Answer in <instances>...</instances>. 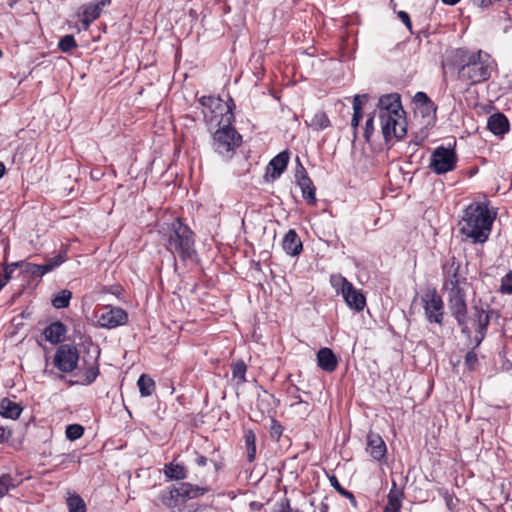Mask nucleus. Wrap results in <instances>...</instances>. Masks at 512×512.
I'll return each mask as SVG.
<instances>
[{
    "label": "nucleus",
    "mask_w": 512,
    "mask_h": 512,
    "mask_svg": "<svg viewBox=\"0 0 512 512\" xmlns=\"http://www.w3.org/2000/svg\"><path fill=\"white\" fill-rule=\"evenodd\" d=\"M288 162L289 153L287 151L280 152L269 162L265 176H269L272 180L278 179L287 168Z\"/></svg>",
    "instance_id": "nucleus-20"
},
{
    "label": "nucleus",
    "mask_w": 512,
    "mask_h": 512,
    "mask_svg": "<svg viewBox=\"0 0 512 512\" xmlns=\"http://www.w3.org/2000/svg\"><path fill=\"white\" fill-rule=\"evenodd\" d=\"M403 497V491L399 490L396 482L393 481L392 487L387 495L388 503L384 511H401Z\"/></svg>",
    "instance_id": "nucleus-26"
},
{
    "label": "nucleus",
    "mask_w": 512,
    "mask_h": 512,
    "mask_svg": "<svg viewBox=\"0 0 512 512\" xmlns=\"http://www.w3.org/2000/svg\"><path fill=\"white\" fill-rule=\"evenodd\" d=\"M305 123L314 131L324 130L331 126V121L324 111H317L310 120H305Z\"/></svg>",
    "instance_id": "nucleus-28"
},
{
    "label": "nucleus",
    "mask_w": 512,
    "mask_h": 512,
    "mask_svg": "<svg viewBox=\"0 0 512 512\" xmlns=\"http://www.w3.org/2000/svg\"><path fill=\"white\" fill-rule=\"evenodd\" d=\"M283 250L291 256H298L302 250L303 245L300 237L294 229H290L284 236L282 241Z\"/></svg>",
    "instance_id": "nucleus-23"
},
{
    "label": "nucleus",
    "mask_w": 512,
    "mask_h": 512,
    "mask_svg": "<svg viewBox=\"0 0 512 512\" xmlns=\"http://www.w3.org/2000/svg\"><path fill=\"white\" fill-rule=\"evenodd\" d=\"M96 353V356L90 357L89 359H87L85 356H82L81 363L77 368L78 371L75 374V376L78 378L76 383L81 385H90L96 380L100 373L98 364V349Z\"/></svg>",
    "instance_id": "nucleus-10"
},
{
    "label": "nucleus",
    "mask_w": 512,
    "mask_h": 512,
    "mask_svg": "<svg viewBox=\"0 0 512 512\" xmlns=\"http://www.w3.org/2000/svg\"><path fill=\"white\" fill-rule=\"evenodd\" d=\"M164 475L168 480L181 481L188 477V469L185 465L175 460L164 466Z\"/></svg>",
    "instance_id": "nucleus-24"
},
{
    "label": "nucleus",
    "mask_w": 512,
    "mask_h": 512,
    "mask_svg": "<svg viewBox=\"0 0 512 512\" xmlns=\"http://www.w3.org/2000/svg\"><path fill=\"white\" fill-rule=\"evenodd\" d=\"M262 507H263V504L258 502V501H252L250 503V508L252 510H257L258 511V510H261Z\"/></svg>",
    "instance_id": "nucleus-62"
},
{
    "label": "nucleus",
    "mask_w": 512,
    "mask_h": 512,
    "mask_svg": "<svg viewBox=\"0 0 512 512\" xmlns=\"http://www.w3.org/2000/svg\"><path fill=\"white\" fill-rule=\"evenodd\" d=\"M418 110L424 118H428L427 124L430 123V120H435L437 106L432 100L430 101L429 104H425L423 106L418 107Z\"/></svg>",
    "instance_id": "nucleus-39"
},
{
    "label": "nucleus",
    "mask_w": 512,
    "mask_h": 512,
    "mask_svg": "<svg viewBox=\"0 0 512 512\" xmlns=\"http://www.w3.org/2000/svg\"><path fill=\"white\" fill-rule=\"evenodd\" d=\"M487 129L495 136L503 138L510 129L509 120L501 112L494 113L488 117Z\"/></svg>",
    "instance_id": "nucleus-19"
},
{
    "label": "nucleus",
    "mask_w": 512,
    "mask_h": 512,
    "mask_svg": "<svg viewBox=\"0 0 512 512\" xmlns=\"http://www.w3.org/2000/svg\"><path fill=\"white\" fill-rule=\"evenodd\" d=\"M339 281L342 284L341 294L346 304L355 311H362L366 305L365 296L346 278L340 277Z\"/></svg>",
    "instance_id": "nucleus-13"
},
{
    "label": "nucleus",
    "mask_w": 512,
    "mask_h": 512,
    "mask_svg": "<svg viewBox=\"0 0 512 512\" xmlns=\"http://www.w3.org/2000/svg\"><path fill=\"white\" fill-rule=\"evenodd\" d=\"M296 170H295V179H296V183H299L301 181H304L305 180H308V179H311L305 169V167L303 166V164L301 163V160L299 158V156L296 157Z\"/></svg>",
    "instance_id": "nucleus-42"
},
{
    "label": "nucleus",
    "mask_w": 512,
    "mask_h": 512,
    "mask_svg": "<svg viewBox=\"0 0 512 512\" xmlns=\"http://www.w3.org/2000/svg\"><path fill=\"white\" fill-rule=\"evenodd\" d=\"M209 491L208 488L194 485L189 482H182L178 486H173L168 491H163L160 500L168 508L176 507L188 500L198 498Z\"/></svg>",
    "instance_id": "nucleus-5"
},
{
    "label": "nucleus",
    "mask_w": 512,
    "mask_h": 512,
    "mask_svg": "<svg viewBox=\"0 0 512 512\" xmlns=\"http://www.w3.org/2000/svg\"><path fill=\"white\" fill-rule=\"evenodd\" d=\"M398 17L405 24V26L410 31H412V23H411L409 14L405 11H400V12H398Z\"/></svg>",
    "instance_id": "nucleus-53"
},
{
    "label": "nucleus",
    "mask_w": 512,
    "mask_h": 512,
    "mask_svg": "<svg viewBox=\"0 0 512 512\" xmlns=\"http://www.w3.org/2000/svg\"><path fill=\"white\" fill-rule=\"evenodd\" d=\"M244 441L247 452V460L252 463L256 458V435L253 430L244 431Z\"/></svg>",
    "instance_id": "nucleus-30"
},
{
    "label": "nucleus",
    "mask_w": 512,
    "mask_h": 512,
    "mask_svg": "<svg viewBox=\"0 0 512 512\" xmlns=\"http://www.w3.org/2000/svg\"><path fill=\"white\" fill-rule=\"evenodd\" d=\"M374 130H375L374 117L369 116L365 122V127H364V132H363V137L366 142H368V143L371 142V136H372Z\"/></svg>",
    "instance_id": "nucleus-48"
},
{
    "label": "nucleus",
    "mask_w": 512,
    "mask_h": 512,
    "mask_svg": "<svg viewBox=\"0 0 512 512\" xmlns=\"http://www.w3.org/2000/svg\"><path fill=\"white\" fill-rule=\"evenodd\" d=\"M272 512H301L299 509L293 510L290 505V500L288 498H283L280 501L276 502Z\"/></svg>",
    "instance_id": "nucleus-41"
},
{
    "label": "nucleus",
    "mask_w": 512,
    "mask_h": 512,
    "mask_svg": "<svg viewBox=\"0 0 512 512\" xmlns=\"http://www.w3.org/2000/svg\"><path fill=\"white\" fill-rule=\"evenodd\" d=\"M317 365L323 371L331 373L338 367V358L332 349L323 347L317 352Z\"/></svg>",
    "instance_id": "nucleus-21"
},
{
    "label": "nucleus",
    "mask_w": 512,
    "mask_h": 512,
    "mask_svg": "<svg viewBox=\"0 0 512 512\" xmlns=\"http://www.w3.org/2000/svg\"><path fill=\"white\" fill-rule=\"evenodd\" d=\"M293 398H295V399H296V401L290 405L291 407H295L296 405H300V404H304V405L308 406V402H307V401H304V400L300 397V395H298V394H297V395H293Z\"/></svg>",
    "instance_id": "nucleus-60"
},
{
    "label": "nucleus",
    "mask_w": 512,
    "mask_h": 512,
    "mask_svg": "<svg viewBox=\"0 0 512 512\" xmlns=\"http://www.w3.org/2000/svg\"><path fill=\"white\" fill-rule=\"evenodd\" d=\"M448 293L447 299L466 297V292L462 285H455L443 288Z\"/></svg>",
    "instance_id": "nucleus-44"
},
{
    "label": "nucleus",
    "mask_w": 512,
    "mask_h": 512,
    "mask_svg": "<svg viewBox=\"0 0 512 512\" xmlns=\"http://www.w3.org/2000/svg\"><path fill=\"white\" fill-rule=\"evenodd\" d=\"M368 99H369L368 94L356 95L353 99V108H355V105L358 104L360 107V110L362 111V107L364 104L367 103Z\"/></svg>",
    "instance_id": "nucleus-52"
},
{
    "label": "nucleus",
    "mask_w": 512,
    "mask_h": 512,
    "mask_svg": "<svg viewBox=\"0 0 512 512\" xmlns=\"http://www.w3.org/2000/svg\"><path fill=\"white\" fill-rule=\"evenodd\" d=\"M71 298H72L71 291H69L67 289L61 290L59 293L54 295V297L52 299V305L56 309L67 308L70 304Z\"/></svg>",
    "instance_id": "nucleus-34"
},
{
    "label": "nucleus",
    "mask_w": 512,
    "mask_h": 512,
    "mask_svg": "<svg viewBox=\"0 0 512 512\" xmlns=\"http://www.w3.org/2000/svg\"><path fill=\"white\" fill-rule=\"evenodd\" d=\"M128 322L127 312L120 307L107 305L98 317V324L102 328L113 329Z\"/></svg>",
    "instance_id": "nucleus-11"
},
{
    "label": "nucleus",
    "mask_w": 512,
    "mask_h": 512,
    "mask_svg": "<svg viewBox=\"0 0 512 512\" xmlns=\"http://www.w3.org/2000/svg\"><path fill=\"white\" fill-rule=\"evenodd\" d=\"M431 99L425 92H417L414 96V102L418 105V107L423 106L425 104H429Z\"/></svg>",
    "instance_id": "nucleus-50"
},
{
    "label": "nucleus",
    "mask_w": 512,
    "mask_h": 512,
    "mask_svg": "<svg viewBox=\"0 0 512 512\" xmlns=\"http://www.w3.org/2000/svg\"><path fill=\"white\" fill-rule=\"evenodd\" d=\"M23 408L20 404L11 401L9 398H3L0 402V415L5 418H19Z\"/></svg>",
    "instance_id": "nucleus-27"
},
{
    "label": "nucleus",
    "mask_w": 512,
    "mask_h": 512,
    "mask_svg": "<svg viewBox=\"0 0 512 512\" xmlns=\"http://www.w3.org/2000/svg\"><path fill=\"white\" fill-rule=\"evenodd\" d=\"M66 333L67 327L61 321L52 322L43 331L45 339L54 345L60 344L64 340Z\"/></svg>",
    "instance_id": "nucleus-22"
},
{
    "label": "nucleus",
    "mask_w": 512,
    "mask_h": 512,
    "mask_svg": "<svg viewBox=\"0 0 512 512\" xmlns=\"http://www.w3.org/2000/svg\"><path fill=\"white\" fill-rule=\"evenodd\" d=\"M26 263L27 262H24V261L13 262L10 264H6L5 268H6V270H10L13 273L17 267H20L21 270L24 269V266Z\"/></svg>",
    "instance_id": "nucleus-56"
},
{
    "label": "nucleus",
    "mask_w": 512,
    "mask_h": 512,
    "mask_svg": "<svg viewBox=\"0 0 512 512\" xmlns=\"http://www.w3.org/2000/svg\"><path fill=\"white\" fill-rule=\"evenodd\" d=\"M227 108L229 113V116L227 117V123H232V121H234V114L232 110L235 108V103L232 98L229 99L227 103Z\"/></svg>",
    "instance_id": "nucleus-55"
},
{
    "label": "nucleus",
    "mask_w": 512,
    "mask_h": 512,
    "mask_svg": "<svg viewBox=\"0 0 512 512\" xmlns=\"http://www.w3.org/2000/svg\"><path fill=\"white\" fill-rule=\"evenodd\" d=\"M284 431V427L282 424L277 421L275 418L271 419V426H270V436L271 438L275 439L276 441H279L280 437L282 436Z\"/></svg>",
    "instance_id": "nucleus-43"
},
{
    "label": "nucleus",
    "mask_w": 512,
    "mask_h": 512,
    "mask_svg": "<svg viewBox=\"0 0 512 512\" xmlns=\"http://www.w3.org/2000/svg\"><path fill=\"white\" fill-rule=\"evenodd\" d=\"M452 316L455 318L461 333L471 337V329L468 326L466 297L447 299Z\"/></svg>",
    "instance_id": "nucleus-12"
},
{
    "label": "nucleus",
    "mask_w": 512,
    "mask_h": 512,
    "mask_svg": "<svg viewBox=\"0 0 512 512\" xmlns=\"http://www.w3.org/2000/svg\"><path fill=\"white\" fill-rule=\"evenodd\" d=\"M313 512H329V505L322 501L318 507L317 510H314Z\"/></svg>",
    "instance_id": "nucleus-61"
},
{
    "label": "nucleus",
    "mask_w": 512,
    "mask_h": 512,
    "mask_svg": "<svg viewBox=\"0 0 512 512\" xmlns=\"http://www.w3.org/2000/svg\"><path fill=\"white\" fill-rule=\"evenodd\" d=\"M218 452H219L218 449H214L212 452V457L207 458L206 456L199 454L196 450H194V454H195L194 462L197 466L204 467L207 465V463L209 461L210 463L213 464L215 471L219 472L224 468L225 463H224V458L222 456H220V455H217V457L214 456V455L218 454Z\"/></svg>",
    "instance_id": "nucleus-25"
},
{
    "label": "nucleus",
    "mask_w": 512,
    "mask_h": 512,
    "mask_svg": "<svg viewBox=\"0 0 512 512\" xmlns=\"http://www.w3.org/2000/svg\"><path fill=\"white\" fill-rule=\"evenodd\" d=\"M232 376L235 379H238V383L246 382V371L247 365L243 360H238L231 365Z\"/></svg>",
    "instance_id": "nucleus-35"
},
{
    "label": "nucleus",
    "mask_w": 512,
    "mask_h": 512,
    "mask_svg": "<svg viewBox=\"0 0 512 512\" xmlns=\"http://www.w3.org/2000/svg\"><path fill=\"white\" fill-rule=\"evenodd\" d=\"M458 156L454 148L438 146L432 152L430 158V169L438 175L453 171L456 168Z\"/></svg>",
    "instance_id": "nucleus-7"
},
{
    "label": "nucleus",
    "mask_w": 512,
    "mask_h": 512,
    "mask_svg": "<svg viewBox=\"0 0 512 512\" xmlns=\"http://www.w3.org/2000/svg\"><path fill=\"white\" fill-rule=\"evenodd\" d=\"M443 288L455 285L466 284L467 279L460 275V263L452 257L443 265Z\"/></svg>",
    "instance_id": "nucleus-16"
},
{
    "label": "nucleus",
    "mask_w": 512,
    "mask_h": 512,
    "mask_svg": "<svg viewBox=\"0 0 512 512\" xmlns=\"http://www.w3.org/2000/svg\"><path fill=\"white\" fill-rule=\"evenodd\" d=\"M82 357L75 345L60 344L56 349L53 363L63 373H71L79 367Z\"/></svg>",
    "instance_id": "nucleus-6"
},
{
    "label": "nucleus",
    "mask_w": 512,
    "mask_h": 512,
    "mask_svg": "<svg viewBox=\"0 0 512 512\" xmlns=\"http://www.w3.org/2000/svg\"><path fill=\"white\" fill-rule=\"evenodd\" d=\"M427 138V134L422 135L419 137L418 135H415V137L411 140V143H413L416 146L422 145L424 140Z\"/></svg>",
    "instance_id": "nucleus-59"
},
{
    "label": "nucleus",
    "mask_w": 512,
    "mask_h": 512,
    "mask_svg": "<svg viewBox=\"0 0 512 512\" xmlns=\"http://www.w3.org/2000/svg\"><path fill=\"white\" fill-rule=\"evenodd\" d=\"M472 1L476 6L481 7V8H488L494 2V0H472Z\"/></svg>",
    "instance_id": "nucleus-57"
},
{
    "label": "nucleus",
    "mask_w": 512,
    "mask_h": 512,
    "mask_svg": "<svg viewBox=\"0 0 512 512\" xmlns=\"http://www.w3.org/2000/svg\"><path fill=\"white\" fill-rule=\"evenodd\" d=\"M471 321L475 326L476 331V335L474 337L475 347H478L487 334V329L490 323L489 312L483 309L482 306L474 305Z\"/></svg>",
    "instance_id": "nucleus-14"
},
{
    "label": "nucleus",
    "mask_w": 512,
    "mask_h": 512,
    "mask_svg": "<svg viewBox=\"0 0 512 512\" xmlns=\"http://www.w3.org/2000/svg\"><path fill=\"white\" fill-rule=\"evenodd\" d=\"M379 117L380 116H398V114H405L402 107L401 97L398 93H391L383 95L378 101Z\"/></svg>",
    "instance_id": "nucleus-15"
},
{
    "label": "nucleus",
    "mask_w": 512,
    "mask_h": 512,
    "mask_svg": "<svg viewBox=\"0 0 512 512\" xmlns=\"http://www.w3.org/2000/svg\"><path fill=\"white\" fill-rule=\"evenodd\" d=\"M446 5H456L460 0H441Z\"/></svg>",
    "instance_id": "nucleus-64"
},
{
    "label": "nucleus",
    "mask_w": 512,
    "mask_h": 512,
    "mask_svg": "<svg viewBox=\"0 0 512 512\" xmlns=\"http://www.w3.org/2000/svg\"><path fill=\"white\" fill-rule=\"evenodd\" d=\"M422 302L428 322L443 325L444 303L436 289L426 291L422 297Z\"/></svg>",
    "instance_id": "nucleus-9"
},
{
    "label": "nucleus",
    "mask_w": 512,
    "mask_h": 512,
    "mask_svg": "<svg viewBox=\"0 0 512 512\" xmlns=\"http://www.w3.org/2000/svg\"><path fill=\"white\" fill-rule=\"evenodd\" d=\"M20 273L23 275L25 279H27L28 285H30L32 281L35 280L34 286H37L39 280L42 278L39 272V265L34 263L27 262L24 266V269H22Z\"/></svg>",
    "instance_id": "nucleus-31"
},
{
    "label": "nucleus",
    "mask_w": 512,
    "mask_h": 512,
    "mask_svg": "<svg viewBox=\"0 0 512 512\" xmlns=\"http://www.w3.org/2000/svg\"><path fill=\"white\" fill-rule=\"evenodd\" d=\"M475 348L476 347L474 346V348L472 350L468 351L465 355L464 364L467 367V369L470 371L474 370L476 364L478 363V357L474 351Z\"/></svg>",
    "instance_id": "nucleus-47"
},
{
    "label": "nucleus",
    "mask_w": 512,
    "mask_h": 512,
    "mask_svg": "<svg viewBox=\"0 0 512 512\" xmlns=\"http://www.w3.org/2000/svg\"><path fill=\"white\" fill-rule=\"evenodd\" d=\"M241 142L242 136L231 123H227L214 132L212 147L217 154L229 160L233 157Z\"/></svg>",
    "instance_id": "nucleus-4"
},
{
    "label": "nucleus",
    "mask_w": 512,
    "mask_h": 512,
    "mask_svg": "<svg viewBox=\"0 0 512 512\" xmlns=\"http://www.w3.org/2000/svg\"><path fill=\"white\" fill-rule=\"evenodd\" d=\"M111 3V0H95L80 7L81 22L87 29L93 21L99 18L102 9Z\"/></svg>",
    "instance_id": "nucleus-17"
},
{
    "label": "nucleus",
    "mask_w": 512,
    "mask_h": 512,
    "mask_svg": "<svg viewBox=\"0 0 512 512\" xmlns=\"http://www.w3.org/2000/svg\"><path fill=\"white\" fill-rule=\"evenodd\" d=\"M160 235L163 246L173 256L175 266L176 257L183 263L193 261L197 257L195 233L180 218L162 227Z\"/></svg>",
    "instance_id": "nucleus-2"
},
{
    "label": "nucleus",
    "mask_w": 512,
    "mask_h": 512,
    "mask_svg": "<svg viewBox=\"0 0 512 512\" xmlns=\"http://www.w3.org/2000/svg\"><path fill=\"white\" fill-rule=\"evenodd\" d=\"M67 259H68V257H67V250L63 249L56 256L50 258L47 261V263L49 265L53 266V270H54L57 267H59L61 264H63Z\"/></svg>",
    "instance_id": "nucleus-46"
},
{
    "label": "nucleus",
    "mask_w": 512,
    "mask_h": 512,
    "mask_svg": "<svg viewBox=\"0 0 512 512\" xmlns=\"http://www.w3.org/2000/svg\"><path fill=\"white\" fill-rule=\"evenodd\" d=\"M214 102H215V99H214V97H211V96H202L199 99V103L202 106L208 107V108H211Z\"/></svg>",
    "instance_id": "nucleus-54"
},
{
    "label": "nucleus",
    "mask_w": 512,
    "mask_h": 512,
    "mask_svg": "<svg viewBox=\"0 0 512 512\" xmlns=\"http://www.w3.org/2000/svg\"><path fill=\"white\" fill-rule=\"evenodd\" d=\"M362 117H363V113L360 110L359 105L356 104L355 108H353V116H352V119H351V126L353 128L354 137H356L357 128H358L359 122L362 119Z\"/></svg>",
    "instance_id": "nucleus-49"
},
{
    "label": "nucleus",
    "mask_w": 512,
    "mask_h": 512,
    "mask_svg": "<svg viewBox=\"0 0 512 512\" xmlns=\"http://www.w3.org/2000/svg\"><path fill=\"white\" fill-rule=\"evenodd\" d=\"M494 217L490 214L486 204L473 202L465 210L458 223L459 232L470 239L472 243L483 244L490 236Z\"/></svg>",
    "instance_id": "nucleus-3"
},
{
    "label": "nucleus",
    "mask_w": 512,
    "mask_h": 512,
    "mask_svg": "<svg viewBox=\"0 0 512 512\" xmlns=\"http://www.w3.org/2000/svg\"><path fill=\"white\" fill-rule=\"evenodd\" d=\"M67 506L69 512H86V504L78 494L68 497Z\"/></svg>",
    "instance_id": "nucleus-36"
},
{
    "label": "nucleus",
    "mask_w": 512,
    "mask_h": 512,
    "mask_svg": "<svg viewBox=\"0 0 512 512\" xmlns=\"http://www.w3.org/2000/svg\"><path fill=\"white\" fill-rule=\"evenodd\" d=\"M381 132L385 143L388 144L393 138L403 139L407 134V121L405 114L398 116H380Z\"/></svg>",
    "instance_id": "nucleus-8"
},
{
    "label": "nucleus",
    "mask_w": 512,
    "mask_h": 512,
    "mask_svg": "<svg viewBox=\"0 0 512 512\" xmlns=\"http://www.w3.org/2000/svg\"><path fill=\"white\" fill-rule=\"evenodd\" d=\"M53 271V266L49 265L47 262L43 265H39V272L43 277L46 273Z\"/></svg>",
    "instance_id": "nucleus-58"
},
{
    "label": "nucleus",
    "mask_w": 512,
    "mask_h": 512,
    "mask_svg": "<svg viewBox=\"0 0 512 512\" xmlns=\"http://www.w3.org/2000/svg\"><path fill=\"white\" fill-rule=\"evenodd\" d=\"M499 291L502 294H512V271L502 278Z\"/></svg>",
    "instance_id": "nucleus-45"
},
{
    "label": "nucleus",
    "mask_w": 512,
    "mask_h": 512,
    "mask_svg": "<svg viewBox=\"0 0 512 512\" xmlns=\"http://www.w3.org/2000/svg\"><path fill=\"white\" fill-rule=\"evenodd\" d=\"M6 172V167L3 162L0 161V179L4 176Z\"/></svg>",
    "instance_id": "nucleus-63"
},
{
    "label": "nucleus",
    "mask_w": 512,
    "mask_h": 512,
    "mask_svg": "<svg viewBox=\"0 0 512 512\" xmlns=\"http://www.w3.org/2000/svg\"><path fill=\"white\" fill-rule=\"evenodd\" d=\"M366 452L369 453L370 456L376 461H381L385 458L387 447L384 440L378 433L370 431L367 434Z\"/></svg>",
    "instance_id": "nucleus-18"
},
{
    "label": "nucleus",
    "mask_w": 512,
    "mask_h": 512,
    "mask_svg": "<svg viewBox=\"0 0 512 512\" xmlns=\"http://www.w3.org/2000/svg\"><path fill=\"white\" fill-rule=\"evenodd\" d=\"M20 483L21 480L18 477L12 476L9 473L2 474L0 476V498L4 497L10 489L17 487Z\"/></svg>",
    "instance_id": "nucleus-32"
},
{
    "label": "nucleus",
    "mask_w": 512,
    "mask_h": 512,
    "mask_svg": "<svg viewBox=\"0 0 512 512\" xmlns=\"http://www.w3.org/2000/svg\"><path fill=\"white\" fill-rule=\"evenodd\" d=\"M12 436V431L8 427L0 426V443L9 442Z\"/></svg>",
    "instance_id": "nucleus-51"
},
{
    "label": "nucleus",
    "mask_w": 512,
    "mask_h": 512,
    "mask_svg": "<svg viewBox=\"0 0 512 512\" xmlns=\"http://www.w3.org/2000/svg\"><path fill=\"white\" fill-rule=\"evenodd\" d=\"M330 483H331V486L338 492L340 493L342 496L346 497L350 503L353 505V506H356L357 505V501H356V498L355 496L353 495V493H351L350 491L346 490L345 488H343L341 486V484L339 483L337 477L335 475H332L330 478Z\"/></svg>",
    "instance_id": "nucleus-37"
},
{
    "label": "nucleus",
    "mask_w": 512,
    "mask_h": 512,
    "mask_svg": "<svg viewBox=\"0 0 512 512\" xmlns=\"http://www.w3.org/2000/svg\"><path fill=\"white\" fill-rule=\"evenodd\" d=\"M84 433V428L80 424H70L66 427V437L70 441L79 439Z\"/></svg>",
    "instance_id": "nucleus-40"
},
{
    "label": "nucleus",
    "mask_w": 512,
    "mask_h": 512,
    "mask_svg": "<svg viewBox=\"0 0 512 512\" xmlns=\"http://www.w3.org/2000/svg\"><path fill=\"white\" fill-rule=\"evenodd\" d=\"M77 47L76 40L73 35L67 34L61 37L58 43V48L64 52H70L73 48Z\"/></svg>",
    "instance_id": "nucleus-38"
},
{
    "label": "nucleus",
    "mask_w": 512,
    "mask_h": 512,
    "mask_svg": "<svg viewBox=\"0 0 512 512\" xmlns=\"http://www.w3.org/2000/svg\"><path fill=\"white\" fill-rule=\"evenodd\" d=\"M302 192V197L306 200L307 204L315 205L317 202L316 188L311 179L297 183Z\"/></svg>",
    "instance_id": "nucleus-29"
},
{
    "label": "nucleus",
    "mask_w": 512,
    "mask_h": 512,
    "mask_svg": "<svg viewBox=\"0 0 512 512\" xmlns=\"http://www.w3.org/2000/svg\"><path fill=\"white\" fill-rule=\"evenodd\" d=\"M137 385L139 387V392L142 397L151 396L155 391V381L146 374H142L139 377Z\"/></svg>",
    "instance_id": "nucleus-33"
},
{
    "label": "nucleus",
    "mask_w": 512,
    "mask_h": 512,
    "mask_svg": "<svg viewBox=\"0 0 512 512\" xmlns=\"http://www.w3.org/2000/svg\"><path fill=\"white\" fill-rule=\"evenodd\" d=\"M452 63L458 70V77L476 85L487 81L496 67L495 60L482 50L472 52L458 48L453 52Z\"/></svg>",
    "instance_id": "nucleus-1"
}]
</instances>
